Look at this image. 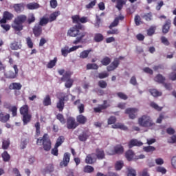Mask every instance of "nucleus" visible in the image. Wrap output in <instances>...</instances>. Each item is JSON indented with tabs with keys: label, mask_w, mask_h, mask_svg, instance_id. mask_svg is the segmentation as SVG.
I'll return each mask as SVG.
<instances>
[{
	"label": "nucleus",
	"mask_w": 176,
	"mask_h": 176,
	"mask_svg": "<svg viewBox=\"0 0 176 176\" xmlns=\"http://www.w3.org/2000/svg\"><path fill=\"white\" fill-rule=\"evenodd\" d=\"M21 44H19L17 41H14L10 44L11 50H19V49H21Z\"/></svg>",
	"instance_id": "2f4dec72"
},
{
	"label": "nucleus",
	"mask_w": 176,
	"mask_h": 176,
	"mask_svg": "<svg viewBox=\"0 0 176 176\" xmlns=\"http://www.w3.org/2000/svg\"><path fill=\"white\" fill-rule=\"evenodd\" d=\"M98 85L101 89H105L108 86V83L105 80H100Z\"/></svg>",
	"instance_id": "0e129e2a"
},
{
	"label": "nucleus",
	"mask_w": 176,
	"mask_h": 176,
	"mask_svg": "<svg viewBox=\"0 0 176 176\" xmlns=\"http://www.w3.org/2000/svg\"><path fill=\"white\" fill-rule=\"evenodd\" d=\"M93 52V49H89L87 50H84L80 53V58H87L89 57V54Z\"/></svg>",
	"instance_id": "393cba45"
},
{
	"label": "nucleus",
	"mask_w": 176,
	"mask_h": 176,
	"mask_svg": "<svg viewBox=\"0 0 176 176\" xmlns=\"http://www.w3.org/2000/svg\"><path fill=\"white\" fill-rule=\"evenodd\" d=\"M134 151H133V150H128L125 153V157L128 162H131V160L134 159Z\"/></svg>",
	"instance_id": "cd10ccee"
},
{
	"label": "nucleus",
	"mask_w": 176,
	"mask_h": 176,
	"mask_svg": "<svg viewBox=\"0 0 176 176\" xmlns=\"http://www.w3.org/2000/svg\"><path fill=\"white\" fill-rule=\"evenodd\" d=\"M34 127H36V135L39 137L41 135V123L39 122H36Z\"/></svg>",
	"instance_id": "3c124183"
},
{
	"label": "nucleus",
	"mask_w": 176,
	"mask_h": 176,
	"mask_svg": "<svg viewBox=\"0 0 176 176\" xmlns=\"http://www.w3.org/2000/svg\"><path fill=\"white\" fill-rule=\"evenodd\" d=\"M58 73L59 74V75H63L60 80L62 82H66L65 84V87L67 89H71V87H72V85H74V79L71 78L72 72H65L64 69H61L58 71Z\"/></svg>",
	"instance_id": "f03ea898"
},
{
	"label": "nucleus",
	"mask_w": 176,
	"mask_h": 176,
	"mask_svg": "<svg viewBox=\"0 0 176 176\" xmlns=\"http://www.w3.org/2000/svg\"><path fill=\"white\" fill-rule=\"evenodd\" d=\"M60 14V12H54L52 14H50V17L48 18V21L50 23H52V21H54L57 17H58V15Z\"/></svg>",
	"instance_id": "72a5a7b5"
},
{
	"label": "nucleus",
	"mask_w": 176,
	"mask_h": 176,
	"mask_svg": "<svg viewBox=\"0 0 176 176\" xmlns=\"http://www.w3.org/2000/svg\"><path fill=\"white\" fill-rule=\"evenodd\" d=\"M89 135L87 134V131H83L80 135H78L79 141L82 142H85L87 141V138H89Z\"/></svg>",
	"instance_id": "bb28decb"
},
{
	"label": "nucleus",
	"mask_w": 176,
	"mask_h": 176,
	"mask_svg": "<svg viewBox=\"0 0 176 176\" xmlns=\"http://www.w3.org/2000/svg\"><path fill=\"white\" fill-rule=\"evenodd\" d=\"M170 28H171V20L168 19L166 21L165 23L162 26L163 34H167L170 31Z\"/></svg>",
	"instance_id": "f3484780"
},
{
	"label": "nucleus",
	"mask_w": 176,
	"mask_h": 176,
	"mask_svg": "<svg viewBox=\"0 0 176 176\" xmlns=\"http://www.w3.org/2000/svg\"><path fill=\"white\" fill-rule=\"evenodd\" d=\"M155 82H157L158 83H164L166 80V78L163 76L162 74H157L155 78Z\"/></svg>",
	"instance_id": "58836bf2"
},
{
	"label": "nucleus",
	"mask_w": 176,
	"mask_h": 176,
	"mask_svg": "<svg viewBox=\"0 0 176 176\" xmlns=\"http://www.w3.org/2000/svg\"><path fill=\"white\" fill-rule=\"evenodd\" d=\"M36 144L37 145H43V149L46 152H49L52 149V142L47 133H45L43 138L37 139Z\"/></svg>",
	"instance_id": "7ed1b4c3"
},
{
	"label": "nucleus",
	"mask_w": 176,
	"mask_h": 176,
	"mask_svg": "<svg viewBox=\"0 0 176 176\" xmlns=\"http://www.w3.org/2000/svg\"><path fill=\"white\" fill-rule=\"evenodd\" d=\"M1 157L3 158V162H9V160H10V155L8 153V151H4L1 154Z\"/></svg>",
	"instance_id": "a18cd8bd"
},
{
	"label": "nucleus",
	"mask_w": 176,
	"mask_h": 176,
	"mask_svg": "<svg viewBox=\"0 0 176 176\" xmlns=\"http://www.w3.org/2000/svg\"><path fill=\"white\" fill-rule=\"evenodd\" d=\"M49 22V18H46L45 16H43L40 19V21L38 23V25L40 27H43V25H46Z\"/></svg>",
	"instance_id": "ea45409f"
},
{
	"label": "nucleus",
	"mask_w": 176,
	"mask_h": 176,
	"mask_svg": "<svg viewBox=\"0 0 176 176\" xmlns=\"http://www.w3.org/2000/svg\"><path fill=\"white\" fill-rule=\"evenodd\" d=\"M83 171L84 173H93V171H94V168H93V166H91L87 165L86 166L84 167Z\"/></svg>",
	"instance_id": "4d7b16f0"
},
{
	"label": "nucleus",
	"mask_w": 176,
	"mask_h": 176,
	"mask_svg": "<svg viewBox=\"0 0 176 176\" xmlns=\"http://www.w3.org/2000/svg\"><path fill=\"white\" fill-rule=\"evenodd\" d=\"M13 8L16 13H21L24 11V3L14 4Z\"/></svg>",
	"instance_id": "a211bd4d"
},
{
	"label": "nucleus",
	"mask_w": 176,
	"mask_h": 176,
	"mask_svg": "<svg viewBox=\"0 0 176 176\" xmlns=\"http://www.w3.org/2000/svg\"><path fill=\"white\" fill-rule=\"evenodd\" d=\"M143 145L144 143H142L141 141H138L137 139H132L128 143L129 149H131V148H133V146H142Z\"/></svg>",
	"instance_id": "2eb2a0df"
},
{
	"label": "nucleus",
	"mask_w": 176,
	"mask_h": 176,
	"mask_svg": "<svg viewBox=\"0 0 176 176\" xmlns=\"http://www.w3.org/2000/svg\"><path fill=\"white\" fill-rule=\"evenodd\" d=\"M124 152V147L122 144H117L113 147V150L109 152V155L111 156L113 155H122Z\"/></svg>",
	"instance_id": "423d86ee"
},
{
	"label": "nucleus",
	"mask_w": 176,
	"mask_h": 176,
	"mask_svg": "<svg viewBox=\"0 0 176 176\" xmlns=\"http://www.w3.org/2000/svg\"><path fill=\"white\" fill-rule=\"evenodd\" d=\"M27 46L29 49H33L34 47V41H32V38L28 36L25 38Z\"/></svg>",
	"instance_id": "a19ab883"
},
{
	"label": "nucleus",
	"mask_w": 176,
	"mask_h": 176,
	"mask_svg": "<svg viewBox=\"0 0 176 176\" xmlns=\"http://www.w3.org/2000/svg\"><path fill=\"white\" fill-rule=\"evenodd\" d=\"M120 65V61H119V59L114 58L113 62H111V63L107 67V70L108 72H112V71H115V69H116V68H118Z\"/></svg>",
	"instance_id": "9b49d317"
},
{
	"label": "nucleus",
	"mask_w": 176,
	"mask_h": 176,
	"mask_svg": "<svg viewBox=\"0 0 176 176\" xmlns=\"http://www.w3.org/2000/svg\"><path fill=\"white\" fill-rule=\"evenodd\" d=\"M126 175L127 176H136L137 172H135V170L131 168H128Z\"/></svg>",
	"instance_id": "864d4df0"
},
{
	"label": "nucleus",
	"mask_w": 176,
	"mask_h": 176,
	"mask_svg": "<svg viewBox=\"0 0 176 176\" xmlns=\"http://www.w3.org/2000/svg\"><path fill=\"white\" fill-rule=\"evenodd\" d=\"M14 15L9 11H5L3 14V18L0 20V24H6L8 21L12 20Z\"/></svg>",
	"instance_id": "6e6552de"
},
{
	"label": "nucleus",
	"mask_w": 176,
	"mask_h": 176,
	"mask_svg": "<svg viewBox=\"0 0 176 176\" xmlns=\"http://www.w3.org/2000/svg\"><path fill=\"white\" fill-rule=\"evenodd\" d=\"M150 93L153 97H160L162 92L157 91V89H151Z\"/></svg>",
	"instance_id": "de8ad7c7"
},
{
	"label": "nucleus",
	"mask_w": 176,
	"mask_h": 176,
	"mask_svg": "<svg viewBox=\"0 0 176 176\" xmlns=\"http://www.w3.org/2000/svg\"><path fill=\"white\" fill-rule=\"evenodd\" d=\"M118 25H119V19L118 18H116L114 21L110 24L109 28L110 30H112L113 27H118Z\"/></svg>",
	"instance_id": "6e6d98bb"
},
{
	"label": "nucleus",
	"mask_w": 176,
	"mask_h": 176,
	"mask_svg": "<svg viewBox=\"0 0 176 176\" xmlns=\"http://www.w3.org/2000/svg\"><path fill=\"white\" fill-rule=\"evenodd\" d=\"M79 126V124L76 123V121L73 117H69L67 120V128L68 130H75V129Z\"/></svg>",
	"instance_id": "1a4fd4ad"
},
{
	"label": "nucleus",
	"mask_w": 176,
	"mask_h": 176,
	"mask_svg": "<svg viewBox=\"0 0 176 176\" xmlns=\"http://www.w3.org/2000/svg\"><path fill=\"white\" fill-rule=\"evenodd\" d=\"M80 30H82V25H75L68 30V36H71L72 38H76L73 41V45H78V43H80L84 37L87 35V32H80Z\"/></svg>",
	"instance_id": "f257e3e1"
},
{
	"label": "nucleus",
	"mask_w": 176,
	"mask_h": 176,
	"mask_svg": "<svg viewBox=\"0 0 176 176\" xmlns=\"http://www.w3.org/2000/svg\"><path fill=\"white\" fill-rule=\"evenodd\" d=\"M61 53L63 57H67V56H68V54L71 52H69L68 47H65L63 49L61 50Z\"/></svg>",
	"instance_id": "bf43d9fd"
},
{
	"label": "nucleus",
	"mask_w": 176,
	"mask_h": 176,
	"mask_svg": "<svg viewBox=\"0 0 176 176\" xmlns=\"http://www.w3.org/2000/svg\"><path fill=\"white\" fill-rule=\"evenodd\" d=\"M111 105L108 104V100H104L102 104H99L98 107L94 108V111L96 113H101L102 111L107 109V108H109Z\"/></svg>",
	"instance_id": "9d476101"
},
{
	"label": "nucleus",
	"mask_w": 176,
	"mask_h": 176,
	"mask_svg": "<svg viewBox=\"0 0 176 176\" xmlns=\"http://www.w3.org/2000/svg\"><path fill=\"white\" fill-rule=\"evenodd\" d=\"M22 87L23 85L20 82H12L9 86L10 90H21Z\"/></svg>",
	"instance_id": "4be33fe9"
},
{
	"label": "nucleus",
	"mask_w": 176,
	"mask_h": 176,
	"mask_svg": "<svg viewBox=\"0 0 176 176\" xmlns=\"http://www.w3.org/2000/svg\"><path fill=\"white\" fill-rule=\"evenodd\" d=\"M10 119V114L6 113L3 112L0 113V122L1 123H6L7 122H9Z\"/></svg>",
	"instance_id": "6ab92c4d"
},
{
	"label": "nucleus",
	"mask_w": 176,
	"mask_h": 176,
	"mask_svg": "<svg viewBox=\"0 0 176 176\" xmlns=\"http://www.w3.org/2000/svg\"><path fill=\"white\" fill-rule=\"evenodd\" d=\"M134 21L135 25H141V24H143V22L141 20V16H140V15L135 16Z\"/></svg>",
	"instance_id": "603ef678"
},
{
	"label": "nucleus",
	"mask_w": 176,
	"mask_h": 176,
	"mask_svg": "<svg viewBox=\"0 0 176 176\" xmlns=\"http://www.w3.org/2000/svg\"><path fill=\"white\" fill-rule=\"evenodd\" d=\"M27 22V16L24 14L18 15L14 20V24L12 28L15 31H22L23 24Z\"/></svg>",
	"instance_id": "20e7f679"
},
{
	"label": "nucleus",
	"mask_w": 176,
	"mask_h": 176,
	"mask_svg": "<svg viewBox=\"0 0 176 176\" xmlns=\"http://www.w3.org/2000/svg\"><path fill=\"white\" fill-rule=\"evenodd\" d=\"M54 170V168L53 167V164H49L45 167V168L43 169L45 174L47 173H53Z\"/></svg>",
	"instance_id": "49530a36"
},
{
	"label": "nucleus",
	"mask_w": 176,
	"mask_h": 176,
	"mask_svg": "<svg viewBox=\"0 0 176 176\" xmlns=\"http://www.w3.org/2000/svg\"><path fill=\"white\" fill-rule=\"evenodd\" d=\"M94 153L89 154L85 158V163L87 164H93L96 162V159L94 158Z\"/></svg>",
	"instance_id": "5701e85b"
},
{
	"label": "nucleus",
	"mask_w": 176,
	"mask_h": 176,
	"mask_svg": "<svg viewBox=\"0 0 176 176\" xmlns=\"http://www.w3.org/2000/svg\"><path fill=\"white\" fill-rule=\"evenodd\" d=\"M112 129H120V130H128L127 126H124V124L122 123H116L112 125Z\"/></svg>",
	"instance_id": "e433bc0d"
},
{
	"label": "nucleus",
	"mask_w": 176,
	"mask_h": 176,
	"mask_svg": "<svg viewBox=\"0 0 176 176\" xmlns=\"http://www.w3.org/2000/svg\"><path fill=\"white\" fill-rule=\"evenodd\" d=\"M64 141H65V138L63 135L59 136L55 144V146L56 148H58L59 146H61L63 144H64Z\"/></svg>",
	"instance_id": "7c9ffc66"
},
{
	"label": "nucleus",
	"mask_w": 176,
	"mask_h": 176,
	"mask_svg": "<svg viewBox=\"0 0 176 176\" xmlns=\"http://www.w3.org/2000/svg\"><path fill=\"white\" fill-rule=\"evenodd\" d=\"M56 119L62 123V124H65V118H64V116L61 113H58L56 116Z\"/></svg>",
	"instance_id": "13d9d810"
},
{
	"label": "nucleus",
	"mask_w": 176,
	"mask_h": 176,
	"mask_svg": "<svg viewBox=\"0 0 176 176\" xmlns=\"http://www.w3.org/2000/svg\"><path fill=\"white\" fill-rule=\"evenodd\" d=\"M71 160V154L69 153H65L63 160L60 163V167H67Z\"/></svg>",
	"instance_id": "f8f14e48"
},
{
	"label": "nucleus",
	"mask_w": 176,
	"mask_h": 176,
	"mask_svg": "<svg viewBox=\"0 0 176 176\" xmlns=\"http://www.w3.org/2000/svg\"><path fill=\"white\" fill-rule=\"evenodd\" d=\"M94 41L96 43L102 42V41H104V35L101 33L95 34Z\"/></svg>",
	"instance_id": "c85d7f7f"
},
{
	"label": "nucleus",
	"mask_w": 176,
	"mask_h": 176,
	"mask_svg": "<svg viewBox=\"0 0 176 176\" xmlns=\"http://www.w3.org/2000/svg\"><path fill=\"white\" fill-rule=\"evenodd\" d=\"M138 124L141 127H152L155 126V122L150 116L144 115L138 118Z\"/></svg>",
	"instance_id": "39448f33"
},
{
	"label": "nucleus",
	"mask_w": 176,
	"mask_h": 176,
	"mask_svg": "<svg viewBox=\"0 0 176 176\" xmlns=\"http://www.w3.org/2000/svg\"><path fill=\"white\" fill-rule=\"evenodd\" d=\"M138 112V109L137 108H128L125 110V113L129 115L130 119H135V118H137Z\"/></svg>",
	"instance_id": "ddd939ff"
},
{
	"label": "nucleus",
	"mask_w": 176,
	"mask_h": 176,
	"mask_svg": "<svg viewBox=\"0 0 176 176\" xmlns=\"http://www.w3.org/2000/svg\"><path fill=\"white\" fill-rule=\"evenodd\" d=\"M76 122L79 123V124H86L87 123V118L83 114H79L76 116Z\"/></svg>",
	"instance_id": "aec40b11"
},
{
	"label": "nucleus",
	"mask_w": 176,
	"mask_h": 176,
	"mask_svg": "<svg viewBox=\"0 0 176 176\" xmlns=\"http://www.w3.org/2000/svg\"><path fill=\"white\" fill-rule=\"evenodd\" d=\"M142 19H145L146 21H151L152 20V12H148L146 14H144L143 16H142Z\"/></svg>",
	"instance_id": "5fc2aeb1"
},
{
	"label": "nucleus",
	"mask_w": 176,
	"mask_h": 176,
	"mask_svg": "<svg viewBox=\"0 0 176 176\" xmlns=\"http://www.w3.org/2000/svg\"><path fill=\"white\" fill-rule=\"evenodd\" d=\"M43 104L44 107H49V105H52V99L50 98V95H47L43 101Z\"/></svg>",
	"instance_id": "c9c22d12"
},
{
	"label": "nucleus",
	"mask_w": 176,
	"mask_h": 176,
	"mask_svg": "<svg viewBox=\"0 0 176 176\" xmlns=\"http://www.w3.org/2000/svg\"><path fill=\"white\" fill-rule=\"evenodd\" d=\"M126 2L127 0H117L116 8L118 9V10H120L121 9H123V6L126 5Z\"/></svg>",
	"instance_id": "f704fd0d"
},
{
	"label": "nucleus",
	"mask_w": 176,
	"mask_h": 176,
	"mask_svg": "<svg viewBox=\"0 0 176 176\" xmlns=\"http://www.w3.org/2000/svg\"><path fill=\"white\" fill-rule=\"evenodd\" d=\"M111 61H112V60L111 59V58H109L108 56H104L100 60V63H101L102 65H104V67H107V66L109 65V64H111Z\"/></svg>",
	"instance_id": "c756f323"
},
{
	"label": "nucleus",
	"mask_w": 176,
	"mask_h": 176,
	"mask_svg": "<svg viewBox=\"0 0 176 176\" xmlns=\"http://www.w3.org/2000/svg\"><path fill=\"white\" fill-rule=\"evenodd\" d=\"M95 156L98 160H103V159H105V151L102 148H97L96 149Z\"/></svg>",
	"instance_id": "4468645a"
},
{
	"label": "nucleus",
	"mask_w": 176,
	"mask_h": 176,
	"mask_svg": "<svg viewBox=\"0 0 176 176\" xmlns=\"http://www.w3.org/2000/svg\"><path fill=\"white\" fill-rule=\"evenodd\" d=\"M3 107L6 109H8L9 112H12V118L17 116V107L12 106V104L8 102L3 103Z\"/></svg>",
	"instance_id": "0eeeda50"
},
{
	"label": "nucleus",
	"mask_w": 176,
	"mask_h": 176,
	"mask_svg": "<svg viewBox=\"0 0 176 176\" xmlns=\"http://www.w3.org/2000/svg\"><path fill=\"white\" fill-rule=\"evenodd\" d=\"M65 107V102H63V99H60L59 98V100L56 103L57 109H58L59 112H63V111H64Z\"/></svg>",
	"instance_id": "b1692460"
},
{
	"label": "nucleus",
	"mask_w": 176,
	"mask_h": 176,
	"mask_svg": "<svg viewBox=\"0 0 176 176\" xmlns=\"http://www.w3.org/2000/svg\"><path fill=\"white\" fill-rule=\"evenodd\" d=\"M57 64V57L54 58L53 60H50V62L47 64V68L52 69L56 67Z\"/></svg>",
	"instance_id": "4c0bfd02"
},
{
	"label": "nucleus",
	"mask_w": 176,
	"mask_h": 176,
	"mask_svg": "<svg viewBox=\"0 0 176 176\" xmlns=\"http://www.w3.org/2000/svg\"><path fill=\"white\" fill-rule=\"evenodd\" d=\"M107 34V35H118L119 34V30L112 29L111 30H108Z\"/></svg>",
	"instance_id": "e2e57ef3"
},
{
	"label": "nucleus",
	"mask_w": 176,
	"mask_h": 176,
	"mask_svg": "<svg viewBox=\"0 0 176 176\" xmlns=\"http://www.w3.org/2000/svg\"><path fill=\"white\" fill-rule=\"evenodd\" d=\"M6 78H8L9 79H14V78H16V76H17V74H15L12 71H9L8 72H7L6 74Z\"/></svg>",
	"instance_id": "8fccbe9b"
},
{
	"label": "nucleus",
	"mask_w": 176,
	"mask_h": 176,
	"mask_svg": "<svg viewBox=\"0 0 176 176\" xmlns=\"http://www.w3.org/2000/svg\"><path fill=\"white\" fill-rule=\"evenodd\" d=\"M72 19L74 23L78 24V23H80V16L79 15L72 16Z\"/></svg>",
	"instance_id": "680f3d73"
},
{
	"label": "nucleus",
	"mask_w": 176,
	"mask_h": 176,
	"mask_svg": "<svg viewBox=\"0 0 176 176\" xmlns=\"http://www.w3.org/2000/svg\"><path fill=\"white\" fill-rule=\"evenodd\" d=\"M124 163L123 161H118L116 163L115 168L117 171H119L120 170H122L123 168Z\"/></svg>",
	"instance_id": "09e8293b"
},
{
	"label": "nucleus",
	"mask_w": 176,
	"mask_h": 176,
	"mask_svg": "<svg viewBox=\"0 0 176 176\" xmlns=\"http://www.w3.org/2000/svg\"><path fill=\"white\" fill-rule=\"evenodd\" d=\"M19 112L21 116L28 115V113H30V107H28V105L24 104L20 108Z\"/></svg>",
	"instance_id": "a878e982"
},
{
	"label": "nucleus",
	"mask_w": 176,
	"mask_h": 176,
	"mask_svg": "<svg viewBox=\"0 0 176 176\" xmlns=\"http://www.w3.org/2000/svg\"><path fill=\"white\" fill-rule=\"evenodd\" d=\"M143 151L148 153L149 152H155V151H156V148H155V146H144Z\"/></svg>",
	"instance_id": "37998d69"
},
{
	"label": "nucleus",
	"mask_w": 176,
	"mask_h": 176,
	"mask_svg": "<svg viewBox=\"0 0 176 176\" xmlns=\"http://www.w3.org/2000/svg\"><path fill=\"white\" fill-rule=\"evenodd\" d=\"M22 116H23L22 120L23 122V126L28 124V123L31 122V119H32V116L31 115V113L23 114Z\"/></svg>",
	"instance_id": "412c9836"
},
{
	"label": "nucleus",
	"mask_w": 176,
	"mask_h": 176,
	"mask_svg": "<svg viewBox=\"0 0 176 176\" xmlns=\"http://www.w3.org/2000/svg\"><path fill=\"white\" fill-rule=\"evenodd\" d=\"M150 107L151 108H153V109H155V111H158L159 112H160V111H162L163 109V107H160L155 102H150Z\"/></svg>",
	"instance_id": "79ce46f5"
},
{
	"label": "nucleus",
	"mask_w": 176,
	"mask_h": 176,
	"mask_svg": "<svg viewBox=\"0 0 176 176\" xmlns=\"http://www.w3.org/2000/svg\"><path fill=\"white\" fill-rule=\"evenodd\" d=\"M98 66L96 63H88L87 65V69H97Z\"/></svg>",
	"instance_id": "052dcab7"
},
{
	"label": "nucleus",
	"mask_w": 176,
	"mask_h": 176,
	"mask_svg": "<svg viewBox=\"0 0 176 176\" xmlns=\"http://www.w3.org/2000/svg\"><path fill=\"white\" fill-rule=\"evenodd\" d=\"M109 76V74L107 72H103L98 74V78L99 79H104V78H108Z\"/></svg>",
	"instance_id": "69168bd1"
},
{
	"label": "nucleus",
	"mask_w": 176,
	"mask_h": 176,
	"mask_svg": "<svg viewBox=\"0 0 176 176\" xmlns=\"http://www.w3.org/2000/svg\"><path fill=\"white\" fill-rule=\"evenodd\" d=\"M33 34L36 38L42 35V26L40 25H35L33 28Z\"/></svg>",
	"instance_id": "dca6fc26"
},
{
	"label": "nucleus",
	"mask_w": 176,
	"mask_h": 176,
	"mask_svg": "<svg viewBox=\"0 0 176 176\" xmlns=\"http://www.w3.org/2000/svg\"><path fill=\"white\" fill-rule=\"evenodd\" d=\"M117 96L118 97H119V98H121V100H127V98H129V97H127V95H126L123 92L117 93Z\"/></svg>",
	"instance_id": "338daca9"
},
{
	"label": "nucleus",
	"mask_w": 176,
	"mask_h": 176,
	"mask_svg": "<svg viewBox=\"0 0 176 176\" xmlns=\"http://www.w3.org/2000/svg\"><path fill=\"white\" fill-rule=\"evenodd\" d=\"M35 15L34 14H30L27 18L28 24H32V23H35Z\"/></svg>",
	"instance_id": "c03bdc74"
},
{
	"label": "nucleus",
	"mask_w": 176,
	"mask_h": 176,
	"mask_svg": "<svg viewBox=\"0 0 176 176\" xmlns=\"http://www.w3.org/2000/svg\"><path fill=\"white\" fill-rule=\"evenodd\" d=\"M9 145H10V142L9 140L3 141L2 148L3 149H8V148H9Z\"/></svg>",
	"instance_id": "774afa93"
},
{
	"label": "nucleus",
	"mask_w": 176,
	"mask_h": 176,
	"mask_svg": "<svg viewBox=\"0 0 176 176\" xmlns=\"http://www.w3.org/2000/svg\"><path fill=\"white\" fill-rule=\"evenodd\" d=\"M26 8L29 9V10H34L35 9H38L39 4L38 3H30L27 4Z\"/></svg>",
	"instance_id": "473e14b6"
}]
</instances>
